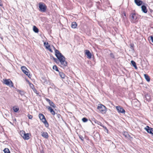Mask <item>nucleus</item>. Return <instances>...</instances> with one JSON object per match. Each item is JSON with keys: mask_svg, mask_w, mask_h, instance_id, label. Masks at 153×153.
<instances>
[{"mask_svg": "<svg viewBox=\"0 0 153 153\" xmlns=\"http://www.w3.org/2000/svg\"><path fill=\"white\" fill-rule=\"evenodd\" d=\"M46 49L51 53L53 52L52 49H53L55 51V56L59 59L61 65V66L64 67L67 66L68 63L65 61V58L58 50L56 49L53 45L51 46L49 45Z\"/></svg>", "mask_w": 153, "mask_h": 153, "instance_id": "f257e3e1", "label": "nucleus"}, {"mask_svg": "<svg viewBox=\"0 0 153 153\" xmlns=\"http://www.w3.org/2000/svg\"><path fill=\"white\" fill-rule=\"evenodd\" d=\"M44 99L50 105V106H47L46 107L48 109L52 115H54L56 113L52 108H55L56 107L55 104L52 101L46 97H44Z\"/></svg>", "mask_w": 153, "mask_h": 153, "instance_id": "f03ea898", "label": "nucleus"}, {"mask_svg": "<svg viewBox=\"0 0 153 153\" xmlns=\"http://www.w3.org/2000/svg\"><path fill=\"white\" fill-rule=\"evenodd\" d=\"M138 15L135 11H133L130 15V19L131 22L132 23H136L138 20Z\"/></svg>", "mask_w": 153, "mask_h": 153, "instance_id": "7ed1b4c3", "label": "nucleus"}, {"mask_svg": "<svg viewBox=\"0 0 153 153\" xmlns=\"http://www.w3.org/2000/svg\"><path fill=\"white\" fill-rule=\"evenodd\" d=\"M39 117L40 120L44 124L46 127L49 126V124L47 121L44 115L40 113L39 115Z\"/></svg>", "mask_w": 153, "mask_h": 153, "instance_id": "20e7f679", "label": "nucleus"}, {"mask_svg": "<svg viewBox=\"0 0 153 153\" xmlns=\"http://www.w3.org/2000/svg\"><path fill=\"white\" fill-rule=\"evenodd\" d=\"M97 108L102 114L105 113L107 111V108L106 107L102 104H99Z\"/></svg>", "mask_w": 153, "mask_h": 153, "instance_id": "39448f33", "label": "nucleus"}, {"mask_svg": "<svg viewBox=\"0 0 153 153\" xmlns=\"http://www.w3.org/2000/svg\"><path fill=\"white\" fill-rule=\"evenodd\" d=\"M39 11L42 12H46L47 9L46 5L43 3L40 2L39 4Z\"/></svg>", "mask_w": 153, "mask_h": 153, "instance_id": "423d86ee", "label": "nucleus"}, {"mask_svg": "<svg viewBox=\"0 0 153 153\" xmlns=\"http://www.w3.org/2000/svg\"><path fill=\"white\" fill-rule=\"evenodd\" d=\"M20 134L24 140H28L30 139L29 134V133H26L25 131H21L20 132Z\"/></svg>", "mask_w": 153, "mask_h": 153, "instance_id": "0eeeda50", "label": "nucleus"}, {"mask_svg": "<svg viewBox=\"0 0 153 153\" xmlns=\"http://www.w3.org/2000/svg\"><path fill=\"white\" fill-rule=\"evenodd\" d=\"M21 69L23 73L29 78L31 77V76L30 74L29 71L25 66H22Z\"/></svg>", "mask_w": 153, "mask_h": 153, "instance_id": "6e6552de", "label": "nucleus"}, {"mask_svg": "<svg viewBox=\"0 0 153 153\" xmlns=\"http://www.w3.org/2000/svg\"><path fill=\"white\" fill-rule=\"evenodd\" d=\"M3 83L10 87H13V84L12 82L10 79H3Z\"/></svg>", "mask_w": 153, "mask_h": 153, "instance_id": "1a4fd4ad", "label": "nucleus"}, {"mask_svg": "<svg viewBox=\"0 0 153 153\" xmlns=\"http://www.w3.org/2000/svg\"><path fill=\"white\" fill-rule=\"evenodd\" d=\"M116 108L119 113H122L123 114H125V110L122 107L120 106H116Z\"/></svg>", "mask_w": 153, "mask_h": 153, "instance_id": "9d476101", "label": "nucleus"}, {"mask_svg": "<svg viewBox=\"0 0 153 153\" xmlns=\"http://www.w3.org/2000/svg\"><path fill=\"white\" fill-rule=\"evenodd\" d=\"M85 54L87 56V58L90 59L92 58V54L90 51L88 50H86L85 51Z\"/></svg>", "mask_w": 153, "mask_h": 153, "instance_id": "9b49d317", "label": "nucleus"}, {"mask_svg": "<svg viewBox=\"0 0 153 153\" xmlns=\"http://www.w3.org/2000/svg\"><path fill=\"white\" fill-rule=\"evenodd\" d=\"M145 129L148 133L152 135L153 134V128L150 127L148 126H147L145 128Z\"/></svg>", "mask_w": 153, "mask_h": 153, "instance_id": "f8f14e48", "label": "nucleus"}, {"mask_svg": "<svg viewBox=\"0 0 153 153\" xmlns=\"http://www.w3.org/2000/svg\"><path fill=\"white\" fill-rule=\"evenodd\" d=\"M41 135L42 137L46 139H48L49 137L48 134L47 132H41Z\"/></svg>", "mask_w": 153, "mask_h": 153, "instance_id": "ddd939ff", "label": "nucleus"}, {"mask_svg": "<svg viewBox=\"0 0 153 153\" xmlns=\"http://www.w3.org/2000/svg\"><path fill=\"white\" fill-rule=\"evenodd\" d=\"M135 3L138 6H141L143 4V1L140 0H134Z\"/></svg>", "mask_w": 153, "mask_h": 153, "instance_id": "4468645a", "label": "nucleus"}, {"mask_svg": "<svg viewBox=\"0 0 153 153\" xmlns=\"http://www.w3.org/2000/svg\"><path fill=\"white\" fill-rule=\"evenodd\" d=\"M141 9L142 11L144 13H146L148 11V10L146 8V7L144 5H142L141 6Z\"/></svg>", "mask_w": 153, "mask_h": 153, "instance_id": "2eb2a0df", "label": "nucleus"}, {"mask_svg": "<svg viewBox=\"0 0 153 153\" xmlns=\"http://www.w3.org/2000/svg\"><path fill=\"white\" fill-rule=\"evenodd\" d=\"M144 76L145 77V79L148 82H149L150 81V78L148 74H144Z\"/></svg>", "mask_w": 153, "mask_h": 153, "instance_id": "dca6fc26", "label": "nucleus"}, {"mask_svg": "<svg viewBox=\"0 0 153 153\" xmlns=\"http://www.w3.org/2000/svg\"><path fill=\"white\" fill-rule=\"evenodd\" d=\"M77 26V24L75 22H73L71 24V27L73 28H76Z\"/></svg>", "mask_w": 153, "mask_h": 153, "instance_id": "f3484780", "label": "nucleus"}, {"mask_svg": "<svg viewBox=\"0 0 153 153\" xmlns=\"http://www.w3.org/2000/svg\"><path fill=\"white\" fill-rule=\"evenodd\" d=\"M59 75L62 79H65L66 77L65 74L62 72H59Z\"/></svg>", "mask_w": 153, "mask_h": 153, "instance_id": "a211bd4d", "label": "nucleus"}, {"mask_svg": "<svg viewBox=\"0 0 153 153\" xmlns=\"http://www.w3.org/2000/svg\"><path fill=\"white\" fill-rule=\"evenodd\" d=\"M131 63L132 65L136 69H137V66L136 64V62L133 60H132L131 61Z\"/></svg>", "mask_w": 153, "mask_h": 153, "instance_id": "6ab92c4d", "label": "nucleus"}, {"mask_svg": "<svg viewBox=\"0 0 153 153\" xmlns=\"http://www.w3.org/2000/svg\"><path fill=\"white\" fill-rule=\"evenodd\" d=\"M33 30L36 33H38L39 31V29L35 26H33Z\"/></svg>", "mask_w": 153, "mask_h": 153, "instance_id": "aec40b11", "label": "nucleus"}, {"mask_svg": "<svg viewBox=\"0 0 153 153\" xmlns=\"http://www.w3.org/2000/svg\"><path fill=\"white\" fill-rule=\"evenodd\" d=\"M13 109L14 112H16L19 110V108L18 107L15 106L13 107Z\"/></svg>", "mask_w": 153, "mask_h": 153, "instance_id": "412c9836", "label": "nucleus"}, {"mask_svg": "<svg viewBox=\"0 0 153 153\" xmlns=\"http://www.w3.org/2000/svg\"><path fill=\"white\" fill-rule=\"evenodd\" d=\"M4 153H10V152L9 149L7 148H6L3 150Z\"/></svg>", "mask_w": 153, "mask_h": 153, "instance_id": "4be33fe9", "label": "nucleus"}, {"mask_svg": "<svg viewBox=\"0 0 153 153\" xmlns=\"http://www.w3.org/2000/svg\"><path fill=\"white\" fill-rule=\"evenodd\" d=\"M94 122L95 123L97 124L98 125H100L101 126H102V123L101 122L98 121L97 120H94Z\"/></svg>", "mask_w": 153, "mask_h": 153, "instance_id": "5701e85b", "label": "nucleus"}, {"mask_svg": "<svg viewBox=\"0 0 153 153\" xmlns=\"http://www.w3.org/2000/svg\"><path fill=\"white\" fill-rule=\"evenodd\" d=\"M53 70H55L59 72V70L58 69L56 65H54L53 66Z\"/></svg>", "mask_w": 153, "mask_h": 153, "instance_id": "b1692460", "label": "nucleus"}, {"mask_svg": "<svg viewBox=\"0 0 153 153\" xmlns=\"http://www.w3.org/2000/svg\"><path fill=\"white\" fill-rule=\"evenodd\" d=\"M33 91L34 93H35L36 94L38 95H39V91H37V90L35 88H34L33 90Z\"/></svg>", "mask_w": 153, "mask_h": 153, "instance_id": "393cba45", "label": "nucleus"}, {"mask_svg": "<svg viewBox=\"0 0 153 153\" xmlns=\"http://www.w3.org/2000/svg\"><path fill=\"white\" fill-rule=\"evenodd\" d=\"M29 84L30 87L33 90L34 88H35L34 87V85L31 83L29 82Z\"/></svg>", "mask_w": 153, "mask_h": 153, "instance_id": "a878e982", "label": "nucleus"}, {"mask_svg": "<svg viewBox=\"0 0 153 153\" xmlns=\"http://www.w3.org/2000/svg\"><path fill=\"white\" fill-rule=\"evenodd\" d=\"M44 44L46 48H47V47H48L49 45H50L49 43L47 42H45Z\"/></svg>", "mask_w": 153, "mask_h": 153, "instance_id": "bb28decb", "label": "nucleus"}, {"mask_svg": "<svg viewBox=\"0 0 153 153\" xmlns=\"http://www.w3.org/2000/svg\"><path fill=\"white\" fill-rule=\"evenodd\" d=\"M82 120L83 122H86L88 121V119L85 117H84L82 118Z\"/></svg>", "mask_w": 153, "mask_h": 153, "instance_id": "cd10ccee", "label": "nucleus"}, {"mask_svg": "<svg viewBox=\"0 0 153 153\" xmlns=\"http://www.w3.org/2000/svg\"><path fill=\"white\" fill-rule=\"evenodd\" d=\"M27 117L29 119H32L33 118V116L30 114H28L27 115Z\"/></svg>", "mask_w": 153, "mask_h": 153, "instance_id": "c85d7f7f", "label": "nucleus"}, {"mask_svg": "<svg viewBox=\"0 0 153 153\" xmlns=\"http://www.w3.org/2000/svg\"><path fill=\"white\" fill-rule=\"evenodd\" d=\"M122 16H123V17H126V12L125 11H123L122 13Z\"/></svg>", "mask_w": 153, "mask_h": 153, "instance_id": "c756f323", "label": "nucleus"}, {"mask_svg": "<svg viewBox=\"0 0 153 153\" xmlns=\"http://www.w3.org/2000/svg\"><path fill=\"white\" fill-rule=\"evenodd\" d=\"M56 115H57V116L58 117V118L59 119L60 117L61 116V115L59 114H57Z\"/></svg>", "mask_w": 153, "mask_h": 153, "instance_id": "7c9ffc66", "label": "nucleus"}, {"mask_svg": "<svg viewBox=\"0 0 153 153\" xmlns=\"http://www.w3.org/2000/svg\"><path fill=\"white\" fill-rule=\"evenodd\" d=\"M150 39L152 43H153V36H150Z\"/></svg>", "mask_w": 153, "mask_h": 153, "instance_id": "2f4dec72", "label": "nucleus"}, {"mask_svg": "<svg viewBox=\"0 0 153 153\" xmlns=\"http://www.w3.org/2000/svg\"><path fill=\"white\" fill-rule=\"evenodd\" d=\"M110 55L111 56V57L112 58H114V56L112 53H111Z\"/></svg>", "mask_w": 153, "mask_h": 153, "instance_id": "473e14b6", "label": "nucleus"}, {"mask_svg": "<svg viewBox=\"0 0 153 153\" xmlns=\"http://www.w3.org/2000/svg\"><path fill=\"white\" fill-rule=\"evenodd\" d=\"M102 126L103 128H104L105 129H106L107 131H108V129L105 126H104L103 125H102V126Z\"/></svg>", "mask_w": 153, "mask_h": 153, "instance_id": "72a5a7b5", "label": "nucleus"}, {"mask_svg": "<svg viewBox=\"0 0 153 153\" xmlns=\"http://www.w3.org/2000/svg\"><path fill=\"white\" fill-rule=\"evenodd\" d=\"M3 5V4L2 3L1 0H0V6H2Z\"/></svg>", "mask_w": 153, "mask_h": 153, "instance_id": "f704fd0d", "label": "nucleus"}, {"mask_svg": "<svg viewBox=\"0 0 153 153\" xmlns=\"http://www.w3.org/2000/svg\"><path fill=\"white\" fill-rule=\"evenodd\" d=\"M53 59L56 62V60H57V59L56 58H54V57H53Z\"/></svg>", "mask_w": 153, "mask_h": 153, "instance_id": "c9c22d12", "label": "nucleus"}, {"mask_svg": "<svg viewBox=\"0 0 153 153\" xmlns=\"http://www.w3.org/2000/svg\"><path fill=\"white\" fill-rule=\"evenodd\" d=\"M130 46L131 47H133L134 45L133 44H132L130 45Z\"/></svg>", "mask_w": 153, "mask_h": 153, "instance_id": "e433bc0d", "label": "nucleus"}, {"mask_svg": "<svg viewBox=\"0 0 153 153\" xmlns=\"http://www.w3.org/2000/svg\"><path fill=\"white\" fill-rule=\"evenodd\" d=\"M152 135L153 136V134H152Z\"/></svg>", "mask_w": 153, "mask_h": 153, "instance_id": "4c0bfd02", "label": "nucleus"}, {"mask_svg": "<svg viewBox=\"0 0 153 153\" xmlns=\"http://www.w3.org/2000/svg\"><path fill=\"white\" fill-rule=\"evenodd\" d=\"M1 36V34H0V36Z\"/></svg>", "mask_w": 153, "mask_h": 153, "instance_id": "58836bf2", "label": "nucleus"}]
</instances>
